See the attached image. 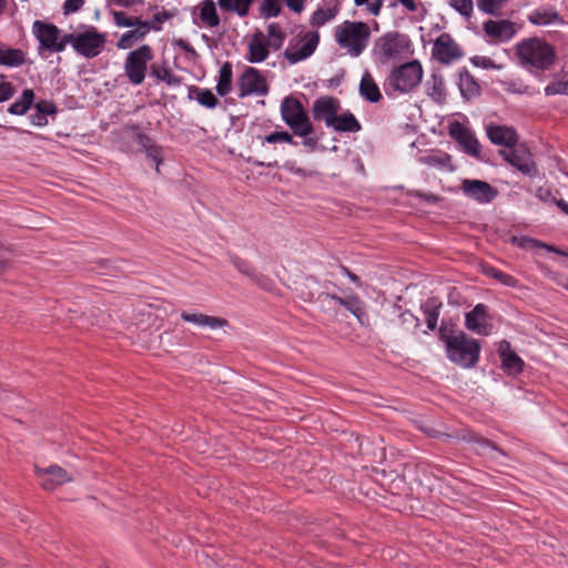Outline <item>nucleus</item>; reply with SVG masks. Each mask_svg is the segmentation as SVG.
Wrapping results in <instances>:
<instances>
[{
  "label": "nucleus",
  "instance_id": "obj_1",
  "mask_svg": "<svg viewBox=\"0 0 568 568\" xmlns=\"http://www.w3.org/2000/svg\"><path fill=\"white\" fill-rule=\"evenodd\" d=\"M516 54L523 67L541 71L548 70L556 61L554 47L537 37L518 42Z\"/></svg>",
  "mask_w": 568,
  "mask_h": 568
},
{
  "label": "nucleus",
  "instance_id": "obj_2",
  "mask_svg": "<svg viewBox=\"0 0 568 568\" xmlns=\"http://www.w3.org/2000/svg\"><path fill=\"white\" fill-rule=\"evenodd\" d=\"M369 27L362 21H344L335 28V40L352 57H359L367 47Z\"/></svg>",
  "mask_w": 568,
  "mask_h": 568
},
{
  "label": "nucleus",
  "instance_id": "obj_3",
  "mask_svg": "<svg viewBox=\"0 0 568 568\" xmlns=\"http://www.w3.org/2000/svg\"><path fill=\"white\" fill-rule=\"evenodd\" d=\"M481 346L475 338H468L459 331L456 337L447 341V358L464 368L474 367L479 361Z\"/></svg>",
  "mask_w": 568,
  "mask_h": 568
},
{
  "label": "nucleus",
  "instance_id": "obj_4",
  "mask_svg": "<svg viewBox=\"0 0 568 568\" xmlns=\"http://www.w3.org/2000/svg\"><path fill=\"white\" fill-rule=\"evenodd\" d=\"M410 48L408 36L397 31L386 32L375 40L373 57L381 64L402 58Z\"/></svg>",
  "mask_w": 568,
  "mask_h": 568
},
{
  "label": "nucleus",
  "instance_id": "obj_5",
  "mask_svg": "<svg viewBox=\"0 0 568 568\" xmlns=\"http://www.w3.org/2000/svg\"><path fill=\"white\" fill-rule=\"evenodd\" d=\"M281 115L295 135L314 133L307 111L297 98L288 95L282 100Z\"/></svg>",
  "mask_w": 568,
  "mask_h": 568
},
{
  "label": "nucleus",
  "instance_id": "obj_6",
  "mask_svg": "<svg viewBox=\"0 0 568 568\" xmlns=\"http://www.w3.org/2000/svg\"><path fill=\"white\" fill-rule=\"evenodd\" d=\"M423 68L418 60H413L394 68L387 79L388 85L400 93H408L419 85Z\"/></svg>",
  "mask_w": 568,
  "mask_h": 568
},
{
  "label": "nucleus",
  "instance_id": "obj_7",
  "mask_svg": "<svg viewBox=\"0 0 568 568\" xmlns=\"http://www.w3.org/2000/svg\"><path fill=\"white\" fill-rule=\"evenodd\" d=\"M153 60V50L149 44H143L128 53L124 61V72L130 83L139 85L143 83L148 64Z\"/></svg>",
  "mask_w": 568,
  "mask_h": 568
},
{
  "label": "nucleus",
  "instance_id": "obj_8",
  "mask_svg": "<svg viewBox=\"0 0 568 568\" xmlns=\"http://www.w3.org/2000/svg\"><path fill=\"white\" fill-rule=\"evenodd\" d=\"M69 43L72 44L74 51L88 59L98 57L105 45V34L98 32L94 27L81 33H69Z\"/></svg>",
  "mask_w": 568,
  "mask_h": 568
},
{
  "label": "nucleus",
  "instance_id": "obj_9",
  "mask_svg": "<svg viewBox=\"0 0 568 568\" xmlns=\"http://www.w3.org/2000/svg\"><path fill=\"white\" fill-rule=\"evenodd\" d=\"M33 33L40 47L50 52H62L69 44V33L60 37V29L52 24L40 20L33 22Z\"/></svg>",
  "mask_w": 568,
  "mask_h": 568
},
{
  "label": "nucleus",
  "instance_id": "obj_10",
  "mask_svg": "<svg viewBox=\"0 0 568 568\" xmlns=\"http://www.w3.org/2000/svg\"><path fill=\"white\" fill-rule=\"evenodd\" d=\"M499 154L511 166L516 168L519 172L528 176L537 174V166L532 160V154L526 144H516L507 150H500Z\"/></svg>",
  "mask_w": 568,
  "mask_h": 568
},
{
  "label": "nucleus",
  "instance_id": "obj_11",
  "mask_svg": "<svg viewBox=\"0 0 568 568\" xmlns=\"http://www.w3.org/2000/svg\"><path fill=\"white\" fill-rule=\"evenodd\" d=\"M239 98L248 95H266L268 85L261 72L253 68L246 67L237 80Z\"/></svg>",
  "mask_w": 568,
  "mask_h": 568
},
{
  "label": "nucleus",
  "instance_id": "obj_12",
  "mask_svg": "<svg viewBox=\"0 0 568 568\" xmlns=\"http://www.w3.org/2000/svg\"><path fill=\"white\" fill-rule=\"evenodd\" d=\"M433 58L442 64H450L464 57V51L449 33L436 38L432 50Z\"/></svg>",
  "mask_w": 568,
  "mask_h": 568
},
{
  "label": "nucleus",
  "instance_id": "obj_13",
  "mask_svg": "<svg viewBox=\"0 0 568 568\" xmlns=\"http://www.w3.org/2000/svg\"><path fill=\"white\" fill-rule=\"evenodd\" d=\"M34 473L40 486L48 491H53L57 487L72 480L68 471L59 465H51L45 468L36 466Z\"/></svg>",
  "mask_w": 568,
  "mask_h": 568
},
{
  "label": "nucleus",
  "instance_id": "obj_14",
  "mask_svg": "<svg viewBox=\"0 0 568 568\" xmlns=\"http://www.w3.org/2000/svg\"><path fill=\"white\" fill-rule=\"evenodd\" d=\"M462 190L467 197L478 203H490L498 195L496 187L481 180L466 179L462 183Z\"/></svg>",
  "mask_w": 568,
  "mask_h": 568
},
{
  "label": "nucleus",
  "instance_id": "obj_15",
  "mask_svg": "<svg viewBox=\"0 0 568 568\" xmlns=\"http://www.w3.org/2000/svg\"><path fill=\"white\" fill-rule=\"evenodd\" d=\"M342 105L338 99L325 95L316 99L312 106V115L316 121H324L329 128L333 125L336 114L341 111Z\"/></svg>",
  "mask_w": 568,
  "mask_h": 568
},
{
  "label": "nucleus",
  "instance_id": "obj_16",
  "mask_svg": "<svg viewBox=\"0 0 568 568\" xmlns=\"http://www.w3.org/2000/svg\"><path fill=\"white\" fill-rule=\"evenodd\" d=\"M449 135L463 146L467 154L479 158V142L467 126L454 122L449 125Z\"/></svg>",
  "mask_w": 568,
  "mask_h": 568
},
{
  "label": "nucleus",
  "instance_id": "obj_17",
  "mask_svg": "<svg viewBox=\"0 0 568 568\" xmlns=\"http://www.w3.org/2000/svg\"><path fill=\"white\" fill-rule=\"evenodd\" d=\"M302 41L303 45L300 49L293 50L287 48L284 51L285 59L292 64L307 59L314 53L320 42V33L317 31H308L303 36Z\"/></svg>",
  "mask_w": 568,
  "mask_h": 568
},
{
  "label": "nucleus",
  "instance_id": "obj_18",
  "mask_svg": "<svg viewBox=\"0 0 568 568\" xmlns=\"http://www.w3.org/2000/svg\"><path fill=\"white\" fill-rule=\"evenodd\" d=\"M488 308L485 304H477L470 312L465 316V326L467 329L479 334L489 335L491 325L487 324Z\"/></svg>",
  "mask_w": 568,
  "mask_h": 568
},
{
  "label": "nucleus",
  "instance_id": "obj_19",
  "mask_svg": "<svg viewBox=\"0 0 568 568\" xmlns=\"http://www.w3.org/2000/svg\"><path fill=\"white\" fill-rule=\"evenodd\" d=\"M131 129L133 131V141L140 145V150L145 152L146 158L154 163L155 170L159 172L160 164L163 161L161 148L149 135L142 133L138 125Z\"/></svg>",
  "mask_w": 568,
  "mask_h": 568
},
{
  "label": "nucleus",
  "instance_id": "obj_20",
  "mask_svg": "<svg viewBox=\"0 0 568 568\" xmlns=\"http://www.w3.org/2000/svg\"><path fill=\"white\" fill-rule=\"evenodd\" d=\"M486 34L498 41H508L515 33V23L510 20H488L484 23Z\"/></svg>",
  "mask_w": 568,
  "mask_h": 568
},
{
  "label": "nucleus",
  "instance_id": "obj_21",
  "mask_svg": "<svg viewBox=\"0 0 568 568\" xmlns=\"http://www.w3.org/2000/svg\"><path fill=\"white\" fill-rule=\"evenodd\" d=\"M487 135L491 143L496 145H504L508 149L516 146L518 135L513 128L506 125H489L487 126Z\"/></svg>",
  "mask_w": 568,
  "mask_h": 568
},
{
  "label": "nucleus",
  "instance_id": "obj_22",
  "mask_svg": "<svg viewBox=\"0 0 568 568\" xmlns=\"http://www.w3.org/2000/svg\"><path fill=\"white\" fill-rule=\"evenodd\" d=\"M270 45L266 43L262 31H256L248 43V53L246 60L250 63H260L266 60L270 53Z\"/></svg>",
  "mask_w": 568,
  "mask_h": 568
},
{
  "label": "nucleus",
  "instance_id": "obj_23",
  "mask_svg": "<svg viewBox=\"0 0 568 568\" xmlns=\"http://www.w3.org/2000/svg\"><path fill=\"white\" fill-rule=\"evenodd\" d=\"M458 88H459L462 97L466 101L476 99L481 94L480 84L465 67L462 68L458 72Z\"/></svg>",
  "mask_w": 568,
  "mask_h": 568
},
{
  "label": "nucleus",
  "instance_id": "obj_24",
  "mask_svg": "<svg viewBox=\"0 0 568 568\" xmlns=\"http://www.w3.org/2000/svg\"><path fill=\"white\" fill-rule=\"evenodd\" d=\"M499 355L503 367L509 373H520L524 368V361L511 349L510 343L503 341L499 345Z\"/></svg>",
  "mask_w": 568,
  "mask_h": 568
},
{
  "label": "nucleus",
  "instance_id": "obj_25",
  "mask_svg": "<svg viewBox=\"0 0 568 568\" xmlns=\"http://www.w3.org/2000/svg\"><path fill=\"white\" fill-rule=\"evenodd\" d=\"M181 318L184 322L193 323L199 326H204V327L206 326L212 329L222 328L227 325V321L225 318L210 316V315H205V314H201V313L196 314V313L182 312Z\"/></svg>",
  "mask_w": 568,
  "mask_h": 568
},
{
  "label": "nucleus",
  "instance_id": "obj_26",
  "mask_svg": "<svg viewBox=\"0 0 568 568\" xmlns=\"http://www.w3.org/2000/svg\"><path fill=\"white\" fill-rule=\"evenodd\" d=\"M27 62V55L21 49L0 44V65L7 68H19Z\"/></svg>",
  "mask_w": 568,
  "mask_h": 568
},
{
  "label": "nucleus",
  "instance_id": "obj_27",
  "mask_svg": "<svg viewBox=\"0 0 568 568\" xmlns=\"http://www.w3.org/2000/svg\"><path fill=\"white\" fill-rule=\"evenodd\" d=\"M528 21L534 26H547L551 23L564 24L562 17L552 8L536 9L527 17Z\"/></svg>",
  "mask_w": 568,
  "mask_h": 568
},
{
  "label": "nucleus",
  "instance_id": "obj_28",
  "mask_svg": "<svg viewBox=\"0 0 568 568\" xmlns=\"http://www.w3.org/2000/svg\"><path fill=\"white\" fill-rule=\"evenodd\" d=\"M336 132L356 133L362 130V125L351 111L337 113L333 125H329Z\"/></svg>",
  "mask_w": 568,
  "mask_h": 568
},
{
  "label": "nucleus",
  "instance_id": "obj_29",
  "mask_svg": "<svg viewBox=\"0 0 568 568\" xmlns=\"http://www.w3.org/2000/svg\"><path fill=\"white\" fill-rule=\"evenodd\" d=\"M359 93L365 100L372 103H377L383 98L378 85L368 71H365L361 79Z\"/></svg>",
  "mask_w": 568,
  "mask_h": 568
},
{
  "label": "nucleus",
  "instance_id": "obj_30",
  "mask_svg": "<svg viewBox=\"0 0 568 568\" xmlns=\"http://www.w3.org/2000/svg\"><path fill=\"white\" fill-rule=\"evenodd\" d=\"M442 306L443 303L438 297H429L422 305V311L424 313L426 325L429 331H434L437 327Z\"/></svg>",
  "mask_w": 568,
  "mask_h": 568
},
{
  "label": "nucleus",
  "instance_id": "obj_31",
  "mask_svg": "<svg viewBox=\"0 0 568 568\" xmlns=\"http://www.w3.org/2000/svg\"><path fill=\"white\" fill-rule=\"evenodd\" d=\"M149 34L143 29V20L134 26V29L124 32L116 42V47L122 50L132 48L136 42L142 41Z\"/></svg>",
  "mask_w": 568,
  "mask_h": 568
},
{
  "label": "nucleus",
  "instance_id": "obj_32",
  "mask_svg": "<svg viewBox=\"0 0 568 568\" xmlns=\"http://www.w3.org/2000/svg\"><path fill=\"white\" fill-rule=\"evenodd\" d=\"M150 74H151V77L155 78L159 81L164 82L166 85H170V87H178L182 82V78L174 74L172 72V70L166 65V63L151 64Z\"/></svg>",
  "mask_w": 568,
  "mask_h": 568
},
{
  "label": "nucleus",
  "instance_id": "obj_33",
  "mask_svg": "<svg viewBox=\"0 0 568 568\" xmlns=\"http://www.w3.org/2000/svg\"><path fill=\"white\" fill-rule=\"evenodd\" d=\"M190 100L195 99L197 102L207 108L214 109L219 104V99L213 94V92L209 89H201L196 85L189 87V95Z\"/></svg>",
  "mask_w": 568,
  "mask_h": 568
},
{
  "label": "nucleus",
  "instance_id": "obj_34",
  "mask_svg": "<svg viewBox=\"0 0 568 568\" xmlns=\"http://www.w3.org/2000/svg\"><path fill=\"white\" fill-rule=\"evenodd\" d=\"M34 97L32 89H24L21 97L9 106L8 112L13 115H24L33 105Z\"/></svg>",
  "mask_w": 568,
  "mask_h": 568
},
{
  "label": "nucleus",
  "instance_id": "obj_35",
  "mask_svg": "<svg viewBox=\"0 0 568 568\" xmlns=\"http://www.w3.org/2000/svg\"><path fill=\"white\" fill-rule=\"evenodd\" d=\"M200 20L207 28H215L220 24V17L213 0H204L201 3Z\"/></svg>",
  "mask_w": 568,
  "mask_h": 568
},
{
  "label": "nucleus",
  "instance_id": "obj_36",
  "mask_svg": "<svg viewBox=\"0 0 568 568\" xmlns=\"http://www.w3.org/2000/svg\"><path fill=\"white\" fill-rule=\"evenodd\" d=\"M233 71L232 64L225 62L219 72V80L216 84V92L221 97L227 95L232 90Z\"/></svg>",
  "mask_w": 568,
  "mask_h": 568
},
{
  "label": "nucleus",
  "instance_id": "obj_37",
  "mask_svg": "<svg viewBox=\"0 0 568 568\" xmlns=\"http://www.w3.org/2000/svg\"><path fill=\"white\" fill-rule=\"evenodd\" d=\"M232 263L240 273L247 276L253 283L263 286V282L266 280V277L260 273H256L247 261L239 256H233Z\"/></svg>",
  "mask_w": 568,
  "mask_h": 568
},
{
  "label": "nucleus",
  "instance_id": "obj_38",
  "mask_svg": "<svg viewBox=\"0 0 568 568\" xmlns=\"http://www.w3.org/2000/svg\"><path fill=\"white\" fill-rule=\"evenodd\" d=\"M419 161L425 165L439 169H447L448 171H454L455 169L454 165L452 164V156L444 152L422 156Z\"/></svg>",
  "mask_w": 568,
  "mask_h": 568
},
{
  "label": "nucleus",
  "instance_id": "obj_39",
  "mask_svg": "<svg viewBox=\"0 0 568 568\" xmlns=\"http://www.w3.org/2000/svg\"><path fill=\"white\" fill-rule=\"evenodd\" d=\"M285 38L286 34L278 23L273 22L267 26L266 43L270 45L271 49H273L274 51L280 50L285 41Z\"/></svg>",
  "mask_w": 568,
  "mask_h": 568
},
{
  "label": "nucleus",
  "instance_id": "obj_40",
  "mask_svg": "<svg viewBox=\"0 0 568 568\" xmlns=\"http://www.w3.org/2000/svg\"><path fill=\"white\" fill-rule=\"evenodd\" d=\"M428 95L437 103L444 102L446 98L445 82L440 74H433L432 81L428 83Z\"/></svg>",
  "mask_w": 568,
  "mask_h": 568
},
{
  "label": "nucleus",
  "instance_id": "obj_41",
  "mask_svg": "<svg viewBox=\"0 0 568 568\" xmlns=\"http://www.w3.org/2000/svg\"><path fill=\"white\" fill-rule=\"evenodd\" d=\"M254 0H219V6L225 11L236 12L240 17H246Z\"/></svg>",
  "mask_w": 568,
  "mask_h": 568
},
{
  "label": "nucleus",
  "instance_id": "obj_42",
  "mask_svg": "<svg viewBox=\"0 0 568 568\" xmlns=\"http://www.w3.org/2000/svg\"><path fill=\"white\" fill-rule=\"evenodd\" d=\"M338 12L337 7L333 8H318L316 9L311 17V24L313 27H322L328 21L333 20Z\"/></svg>",
  "mask_w": 568,
  "mask_h": 568
},
{
  "label": "nucleus",
  "instance_id": "obj_43",
  "mask_svg": "<svg viewBox=\"0 0 568 568\" xmlns=\"http://www.w3.org/2000/svg\"><path fill=\"white\" fill-rule=\"evenodd\" d=\"M343 307L351 312L361 323L363 322V318L366 316L364 303L357 295H351L345 297V303Z\"/></svg>",
  "mask_w": 568,
  "mask_h": 568
},
{
  "label": "nucleus",
  "instance_id": "obj_44",
  "mask_svg": "<svg viewBox=\"0 0 568 568\" xmlns=\"http://www.w3.org/2000/svg\"><path fill=\"white\" fill-rule=\"evenodd\" d=\"M173 17H174L173 12L168 11V10H162L161 12L153 14L152 19L143 20V29H146L148 32H150L151 30L161 31L162 23Z\"/></svg>",
  "mask_w": 568,
  "mask_h": 568
},
{
  "label": "nucleus",
  "instance_id": "obj_45",
  "mask_svg": "<svg viewBox=\"0 0 568 568\" xmlns=\"http://www.w3.org/2000/svg\"><path fill=\"white\" fill-rule=\"evenodd\" d=\"M519 245L523 247H526L527 245H529L530 247H541V248L547 250L548 252H552L558 255L568 257V251H564L555 245H550V244L544 243V242L535 240V239L521 237L519 241Z\"/></svg>",
  "mask_w": 568,
  "mask_h": 568
},
{
  "label": "nucleus",
  "instance_id": "obj_46",
  "mask_svg": "<svg viewBox=\"0 0 568 568\" xmlns=\"http://www.w3.org/2000/svg\"><path fill=\"white\" fill-rule=\"evenodd\" d=\"M282 11L281 0H262L260 14L264 19L277 17Z\"/></svg>",
  "mask_w": 568,
  "mask_h": 568
},
{
  "label": "nucleus",
  "instance_id": "obj_47",
  "mask_svg": "<svg viewBox=\"0 0 568 568\" xmlns=\"http://www.w3.org/2000/svg\"><path fill=\"white\" fill-rule=\"evenodd\" d=\"M113 22L120 28H131L142 21L140 17H130L124 11H112Z\"/></svg>",
  "mask_w": 568,
  "mask_h": 568
},
{
  "label": "nucleus",
  "instance_id": "obj_48",
  "mask_svg": "<svg viewBox=\"0 0 568 568\" xmlns=\"http://www.w3.org/2000/svg\"><path fill=\"white\" fill-rule=\"evenodd\" d=\"M508 0H477V7L487 14H496Z\"/></svg>",
  "mask_w": 568,
  "mask_h": 568
},
{
  "label": "nucleus",
  "instance_id": "obj_49",
  "mask_svg": "<svg viewBox=\"0 0 568 568\" xmlns=\"http://www.w3.org/2000/svg\"><path fill=\"white\" fill-rule=\"evenodd\" d=\"M470 440L476 445V452L480 455H486L488 450H497L503 453L495 444L480 436H471Z\"/></svg>",
  "mask_w": 568,
  "mask_h": 568
},
{
  "label": "nucleus",
  "instance_id": "obj_50",
  "mask_svg": "<svg viewBox=\"0 0 568 568\" xmlns=\"http://www.w3.org/2000/svg\"><path fill=\"white\" fill-rule=\"evenodd\" d=\"M264 141L267 143L285 142L293 145H297V142L293 139L292 134H290L286 131L272 132L264 138Z\"/></svg>",
  "mask_w": 568,
  "mask_h": 568
},
{
  "label": "nucleus",
  "instance_id": "obj_51",
  "mask_svg": "<svg viewBox=\"0 0 568 568\" xmlns=\"http://www.w3.org/2000/svg\"><path fill=\"white\" fill-rule=\"evenodd\" d=\"M439 338L445 343V346L447 347V341L450 338L456 337V325L454 323H446L445 321L442 322L439 329Z\"/></svg>",
  "mask_w": 568,
  "mask_h": 568
},
{
  "label": "nucleus",
  "instance_id": "obj_52",
  "mask_svg": "<svg viewBox=\"0 0 568 568\" xmlns=\"http://www.w3.org/2000/svg\"><path fill=\"white\" fill-rule=\"evenodd\" d=\"M450 6L464 17L469 18L473 13V0H452Z\"/></svg>",
  "mask_w": 568,
  "mask_h": 568
},
{
  "label": "nucleus",
  "instance_id": "obj_53",
  "mask_svg": "<svg viewBox=\"0 0 568 568\" xmlns=\"http://www.w3.org/2000/svg\"><path fill=\"white\" fill-rule=\"evenodd\" d=\"M546 95L568 94V81H554L545 88Z\"/></svg>",
  "mask_w": 568,
  "mask_h": 568
},
{
  "label": "nucleus",
  "instance_id": "obj_54",
  "mask_svg": "<svg viewBox=\"0 0 568 568\" xmlns=\"http://www.w3.org/2000/svg\"><path fill=\"white\" fill-rule=\"evenodd\" d=\"M34 109L44 115H54L58 113V108L53 101L40 100L34 104Z\"/></svg>",
  "mask_w": 568,
  "mask_h": 568
},
{
  "label": "nucleus",
  "instance_id": "obj_55",
  "mask_svg": "<svg viewBox=\"0 0 568 568\" xmlns=\"http://www.w3.org/2000/svg\"><path fill=\"white\" fill-rule=\"evenodd\" d=\"M16 92L11 82L0 83V103L10 100Z\"/></svg>",
  "mask_w": 568,
  "mask_h": 568
},
{
  "label": "nucleus",
  "instance_id": "obj_56",
  "mask_svg": "<svg viewBox=\"0 0 568 568\" xmlns=\"http://www.w3.org/2000/svg\"><path fill=\"white\" fill-rule=\"evenodd\" d=\"M84 4V0H65L63 4L64 14H70L79 11Z\"/></svg>",
  "mask_w": 568,
  "mask_h": 568
},
{
  "label": "nucleus",
  "instance_id": "obj_57",
  "mask_svg": "<svg viewBox=\"0 0 568 568\" xmlns=\"http://www.w3.org/2000/svg\"><path fill=\"white\" fill-rule=\"evenodd\" d=\"M471 63L476 67H480L483 69H494L496 68V64L494 61L487 57H474L470 59Z\"/></svg>",
  "mask_w": 568,
  "mask_h": 568
},
{
  "label": "nucleus",
  "instance_id": "obj_58",
  "mask_svg": "<svg viewBox=\"0 0 568 568\" xmlns=\"http://www.w3.org/2000/svg\"><path fill=\"white\" fill-rule=\"evenodd\" d=\"M30 122L36 126H44L48 124V118L40 111L36 110L34 113L30 115Z\"/></svg>",
  "mask_w": 568,
  "mask_h": 568
},
{
  "label": "nucleus",
  "instance_id": "obj_59",
  "mask_svg": "<svg viewBox=\"0 0 568 568\" xmlns=\"http://www.w3.org/2000/svg\"><path fill=\"white\" fill-rule=\"evenodd\" d=\"M314 133H306L305 135H300L303 138V145L308 148L310 150H315L318 144V139L313 135Z\"/></svg>",
  "mask_w": 568,
  "mask_h": 568
},
{
  "label": "nucleus",
  "instance_id": "obj_60",
  "mask_svg": "<svg viewBox=\"0 0 568 568\" xmlns=\"http://www.w3.org/2000/svg\"><path fill=\"white\" fill-rule=\"evenodd\" d=\"M499 283H501L503 285L508 286V287H517L518 286V280L516 277H514L513 275L507 274L505 272L501 273V275L499 277Z\"/></svg>",
  "mask_w": 568,
  "mask_h": 568
},
{
  "label": "nucleus",
  "instance_id": "obj_61",
  "mask_svg": "<svg viewBox=\"0 0 568 568\" xmlns=\"http://www.w3.org/2000/svg\"><path fill=\"white\" fill-rule=\"evenodd\" d=\"M364 4L367 6V10L373 16H378L383 7V0H367V2H365Z\"/></svg>",
  "mask_w": 568,
  "mask_h": 568
},
{
  "label": "nucleus",
  "instance_id": "obj_62",
  "mask_svg": "<svg viewBox=\"0 0 568 568\" xmlns=\"http://www.w3.org/2000/svg\"><path fill=\"white\" fill-rule=\"evenodd\" d=\"M112 3H114L118 7L122 8H133L135 6H141L144 3L143 0H110Z\"/></svg>",
  "mask_w": 568,
  "mask_h": 568
},
{
  "label": "nucleus",
  "instance_id": "obj_63",
  "mask_svg": "<svg viewBox=\"0 0 568 568\" xmlns=\"http://www.w3.org/2000/svg\"><path fill=\"white\" fill-rule=\"evenodd\" d=\"M287 8L296 13H301L304 10V0H284Z\"/></svg>",
  "mask_w": 568,
  "mask_h": 568
},
{
  "label": "nucleus",
  "instance_id": "obj_64",
  "mask_svg": "<svg viewBox=\"0 0 568 568\" xmlns=\"http://www.w3.org/2000/svg\"><path fill=\"white\" fill-rule=\"evenodd\" d=\"M396 3L402 4L409 12L417 11V0H395L392 6L394 7Z\"/></svg>",
  "mask_w": 568,
  "mask_h": 568
}]
</instances>
